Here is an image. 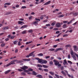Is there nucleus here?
Here are the masks:
<instances>
[{
	"mask_svg": "<svg viewBox=\"0 0 78 78\" xmlns=\"http://www.w3.org/2000/svg\"><path fill=\"white\" fill-rule=\"evenodd\" d=\"M53 62L54 63V64L55 66H58L59 67L61 66V64H59V62H58V61L54 60Z\"/></svg>",
	"mask_w": 78,
	"mask_h": 78,
	"instance_id": "obj_2",
	"label": "nucleus"
},
{
	"mask_svg": "<svg viewBox=\"0 0 78 78\" xmlns=\"http://www.w3.org/2000/svg\"><path fill=\"white\" fill-rule=\"evenodd\" d=\"M28 71H32L33 70L31 68H29L28 69Z\"/></svg>",
	"mask_w": 78,
	"mask_h": 78,
	"instance_id": "obj_41",
	"label": "nucleus"
},
{
	"mask_svg": "<svg viewBox=\"0 0 78 78\" xmlns=\"http://www.w3.org/2000/svg\"><path fill=\"white\" fill-rule=\"evenodd\" d=\"M42 63V64H47V60H43Z\"/></svg>",
	"mask_w": 78,
	"mask_h": 78,
	"instance_id": "obj_16",
	"label": "nucleus"
},
{
	"mask_svg": "<svg viewBox=\"0 0 78 78\" xmlns=\"http://www.w3.org/2000/svg\"><path fill=\"white\" fill-rule=\"evenodd\" d=\"M61 73H62V74H63V75H64L65 76H66V73H65V72H64L62 71H61Z\"/></svg>",
	"mask_w": 78,
	"mask_h": 78,
	"instance_id": "obj_24",
	"label": "nucleus"
},
{
	"mask_svg": "<svg viewBox=\"0 0 78 78\" xmlns=\"http://www.w3.org/2000/svg\"><path fill=\"white\" fill-rule=\"evenodd\" d=\"M64 62H63V64L64 65H68V63H67V60H66V59H65L63 61Z\"/></svg>",
	"mask_w": 78,
	"mask_h": 78,
	"instance_id": "obj_10",
	"label": "nucleus"
},
{
	"mask_svg": "<svg viewBox=\"0 0 78 78\" xmlns=\"http://www.w3.org/2000/svg\"><path fill=\"white\" fill-rule=\"evenodd\" d=\"M68 59H70V55L69 54L68 56Z\"/></svg>",
	"mask_w": 78,
	"mask_h": 78,
	"instance_id": "obj_55",
	"label": "nucleus"
},
{
	"mask_svg": "<svg viewBox=\"0 0 78 78\" xmlns=\"http://www.w3.org/2000/svg\"><path fill=\"white\" fill-rule=\"evenodd\" d=\"M58 47V45H54L53 46V48H56Z\"/></svg>",
	"mask_w": 78,
	"mask_h": 78,
	"instance_id": "obj_56",
	"label": "nucleus"
},
{
	"mask_svg": "<svg viewBox=\"0 0 78 78\" xmlns=\"http://www.w3.org/2000/svg\"><path fill=\"white\" fill-rule=\"evenodd\" d=\"M17 70H18L19 72H22V71H23V70L22 69H18Z\"/></svg>",
	"mask_w": 78,
	"mask_h": 78,
	"instance_id": "obj_51",
	"label": "nucleus"
},
{
	"mask_svg": "<svg viewBox=\"0 0 78 78\" xmlns=\"http://www.w3.org/2000/svg\"><path fill=\"white\" fill-rule=\"evenodd\" d=\"M37 78H42V76L40 75H38L37 76Z\"/></svg>",
	"mask_w": 78,
	"mask_h": 78,
	"instance_id": "obj_18",
	"label": "nucleus"
},
{
	"mask_svg": "<svg viewBox=\"0 0 78 78\" xmlns=\"http://www.w3.org/2000/svg\"><path fill=\"white\" fill-rule=\"evenodd\" d=\"M67 62H68L69 63V64H72V62L71 61H70L69 60H68L67 61Z\"/></svg>",
	"mask_w": 78,
	"mask_h": 78,
	"instance_id": "obj_46",
	"label": "nucleus"
},
{
	"mask_svg": "<svg viewBox=\"0 0 78 78\" xmlns=\"http://www.w3.org/2000/svg\"><path fill=\"white\" fill-rule=\"evenodd\" d=\"M60 33V32L59 31H56L55 32L56 34H59Z\"/></svg>",
	"mask_w": 78,
	"mask_h": 78,
	"instance_id": "obj_58",
	"label": "nucleus"
},
{
	"mask_svg": "<svg viewBox=\"0 0 78 78\" xmlns=\"http://www.w3.org/2000/svg\"><path fill=\"white\" fill-rule=\"evenodd\" d=\"M70 54L72 56H73V54H74V53L73 52V51H71Z\"/></svg>",
	"mask_w": 78,
	"mask_h": 78,
	"instance_id": "obj_23",
	"label": "nucleus"
},
{
	"mask_svg": "<svg viewBox=\"0 0 78 78\" xmlns=\"http://www.w3.org/2000/svg\"><path fill=\"white\" fill-rule=\"evenodd\" d=\"M30 56V55H27L26 56V58H29Z\"/></svg>",
	"mask_w": 78,
	"mask_h": 78,
	"instance_id": "obj_63",
	"label": "nucleus"
},
{
	"mask_svg": "<svg viewBox=\"0 0 78 78\" xmlns=\"http://www.w3.org/2000/svg\"><path fill=\"white\" fill-rule=\"evenodd\" d=\"M64 15H60L59 16V17H64Z\"/></svg>",
	"mask_w": 78,
	"mask_h": 78,
	"instance_id": "obj_50",
	"label": "nucleus"
},
{
	"mask_svg": "<svg viewBox=\"0 0 78 78\" xmlns=\"http://www.w3.org/2000/svg\"><path fill=\"white\" fill-rule=\"evenodd\" d=\"M43 67L44 68H48V66H47L46 65H43Z\"/></svg>",
	"mask_w": 78,
	"mask_h": 78,
	"instance_id": "obj_28",
	"label": "nucleus"
},
{
	"mask_svg": "<svg viewBox=\"0 0 78 78\" xmlns=\"http://www.w3.org/2000/svg\"><path fill=\"white\" fill-rule=\"evenodd\" d=\"M16 61H17V60H13L10 63H8V64L4 66H6V67H8V66H9L12 65V64H15L16 63H15V62H16Z\"/></svg>",
	"mask_w": 78,
	"mask_h": 78,
	"instance_id": "obj_1",
	"label": "nucleus"
},
{
	"mask_svg": "<svg viewBox=\"0 0 78 78\" xmlns=\"http://www.w3.org/2000/svg\"><path fill=\"white\" fill-rule=\"evenodd\" d=\"M68 36L69 34H65L63 36V37H67V36Z\"/></svg>",
	"mask_w": 78,
	"mask_h": 78,
	"instance_id": "obj_38",
	"label": "nucleus"
},
{
	"mask_svg": "<svg viewBox=\"0 0 78 78\" xmlns=\"http://www.w3.org/2000/svg\"><path fill=\"white\" fill-rule=\"evenodd\" d=\"M61 27V25H60L59 23H56V27H57V28H59V27Z\"/></svg>",
	"mask_w": 78,
	"mask_h": 78,
	"instance_id": "obj_7",
	"label": "nucleus"
},
{
	"mask_svg": "<svg viewBox=\"0 0 78 78\" xmlns=\"http://www.w3.org/2000/svg\"><path fill=\"white\" fill-rule=\"evenodd\" d=\"M26 33H27V30H25L23 31V32L22 33V34H26Z\"/></svg>",
	"mask_w": 78,
	"mask_h": 78,
	"instance_id": "obj_26",
	"label": "nucleus"
},
{
	"mask_svg": "<svg viewBox=\"0 0 78 78\" xmlns=\"http://www.w3.org/2000/svg\"><path fill=\"white\" fill-rule=\"evenodd\" d=\"M49 78H53V77L50 75H49Z\"/></svg>",
	"mask_w": 78,
	"mask_h": 78,
	"instance_id": "obj_64",
	"label": "nucleus"
},
{
	"mask_svg": "<svg viewBox=\"0 0 78 78\" xmlns=\"http://www.w3.org/2000/svg\"><path fill=\"white\" fill-rule=\"evenodd\" d=\"M73 14L74 16H78V12H73Z\"/></svg>",
	"mask_w": 78,
	"mask_h": 78,
	"instance_id": "obj_9",
	"label": "nucleus"
},
{
	"mask_svg": "<svg viewBox=\"0 0 78 78\" xmlns=\"http://www.w3.org/2000/svg\"><path fill=\"white\" fill-rule=\"evenodd\" d=\"M60 69L61 70H63L64 69V66H61L60 67Z\"/></svg>",
	"mask_w": 78,
	"mask_h": 78,
	"instance_id": "obj_37",
	"label": "nucleus"
},
{
	"mask_svg": "<svg viewBox=\"0 0 78 78\" xmlns=\"http://www.w3.org/2000/svg\"><path fill=\"white\" fill-rule=\"evenodd\" d=\"M43 55V54L42 53H40L38 54V56H42Z\"/></svg>",
	"mask_w": 78,
	"mask_h": 78,
	"instance_id": "obj_30",
	"label": "nucleus"
},
{
	"mask_svg": "<svg viewBox=\"0 0 78 78\" xmlns=\"http://www.w3.org/2000/svg\"><path fill=\"white\" fill-rule=\"evenodd\" d=\"M11 5V3H5L4 4V5Z\"/></svg>",
	"mask_w": 78,
	"mask_h": 78,
	"instance_id": "obj_27",
	"label": "nucleus"
},
{
	"mask_svg": "<svg viewBox=\"0 0 78 78\" xmlns=\"http://www.w3.org/2000/svg\"><path fill=\"white\" fill-rule=\"evenodd\" d=\"M32 73H33V75H36L37 74V73H36V72H35V71H33L32 72Z\"/></svg>",
	"mask_w": 78,
	"mask_h": 78,
	"instance_id": "obj_25",
	"label": "nucleus"
},
{
	"mask_svg": "<svg viewBox=\"0 0 78 78\" xmlns=\"http://www.w3.org/2000/svg\"><path fill=\"white\" fill-rule=\"evenodd\" d=\"M20 69H23V70H25L26 69H28V67H27V66H23L22 67H21Z\"/></svg>",
	"mask_w": 78,
	"mask_h": 78,
	"instance_id": "obj_4",
	"label": "nucleus"
},
{
	"mask_svg": "<svg viewBox=\"0 0 78 78\" xmlns=\"http://www.w3.org/2000/svg\"><path fill=\"white\" fill-rule=\"evenodd\" d=\"M21 45V43H20V42L19 41L18 42V45Z\"/></svg>",
	"mask_w": 78,
	"mask_h": 78,
	"instance_id": "obj_62",
	"label": "nucleus"
},
{
	"mask_svg": "<svg viewBox=\"0 0 78 78\" xmlns=\"http://www.w3.org/2000/svg\"><path fill=\"white\" fill-rule=\"evenodd\" d=\"M51 3V1H48V2H47L46 3H45L44 5H48L49 4H50Z\"/></svg>",
	"mask_w": 78,
	"mask_h": 78,
	"instance_id": "obj_14",
	"label": "nucleus"
},
{
	"mask_svg": "<svg viewBox=\"0 0 78 78\" xmlns=\"http://www.w3.org/2000/svg\"><path fill=\"white\" fill-rule=\"evenodd\" d=\"M38 23V21H35L34 22V25H37V23Z\"/></svg>",
	"mask_w": 78,
	"mask_h": 78,
	"instance_id": "obj_32",
	"label": "nucleus"
},
{
	"mask_svg": "<svg viewBox=\"0 0 78 78\" xmlns=\"http://www.w3.org/2000/svg\"><path fill=\"white\" fill-rule=\"evenodd\" d=\"M67 22H68V21H63V23H67Z\"/></svg>",
	"mask_w": 78,
	"mask_h": 78,
	"instance_id": "obj_52",
	"label": "nucleus"
},
{
	"mask_svg": "<svg viewBox=\"0 0 78 78\" xmlns=\"http://www.w3.org/2000/svg\"><path fill=\"white\" fill-rule=\"evenodd\" d=\"M11 71V70H8V71H6L5 73V74H7V73H8L9 72H10Z\"/></svg>",
	"mask_w": 78,
	"mask_h": 78,
	"instance_id": "obj_20",
	"label": "nucleus"
},
{
	"mask_svg": "<svg viewBox=\"0 0 78 78\" xmlns=\"http://www.w3.org/2000/svg\"><path fill=\"white\" fill-rule=\"evenodd\" d=\"M29 33H32L33 32V30H30L29 31Z\"/></svg>",
	"mask_w": 78,
	"mask_h": 78,
	"instance_id": "obj_61",
	"label": "nucleus"
},
{
	"mask_svg": "<svg viewBox=\"0 0 78 78\" xmlns=\"http://www.w3.org/2000/svg\"><path fill=\"white\" fill-rule=\"evenodd\" d=\"M12 13V11L8 12L5 14L6 15H9V14H11Z\"/></svg>",
	"mask_w": 78,
	"mask_h": 78,
	"instance_id": "obj_15",
	"label": "nucleus"
},
{
	"mask_svg": "<svg viewBox=\"0 0 78 78\" xmlns=\"http://www.w3.org/2000/svg\"><path fill=\"white\" fill-rule=\"evenodd\" d=\"M49 51H55V48H51L49 49Z\"/></svg>",
	"mask_w": 78,
	"mask_h": 78,
	"instance_id": "obj_21",
	"label": "nucleus"
},
{
	"mask_svg": "<svg viewBox=\"0 0 78 78\" xmlns=\"http://www.w3.org/2000/svg\"><path fill=\"white\" fill-rule=\"evenodd\" d=\"M55 25V23H52L51 24L52 26H54Z\"/></svg>",
	"mask_w": 78,
	"mask_h": 78,
	"instance_id": "obj_57",
	"label": "nucleus"
},
{
	"mask_svg": "<svg viewBox=\"0 0 78 78\" xmlns=\"http://www.w3.org/2000/svg\"><path fill=\"white\" fill-rule=\"evenodd\" d=\"M18 42V41H13L14 44V45H16V44H17V43Z\"/></svg>",
	"mask_w": 78,
	"mask_h": 78,
	"instance_id": "obj_36",
	"label": "nucleus"
},
{
	"mask_svg": "<svg viewBox=\"0 0 78 78\" xmlns=\"http://www.w3.org/2000/svg\"><path fill=\"white\" fill-rule=\"evenodd\" d=\"M59 50H63V48H58L55 49V52H57L58 51H59Z\"/></svg>",
	"mask_w": 78,
	"mask_h": 78,
	"instance_id": "obj_8",
	"label": "nucleus"
},
{
	"mask_svg": "<svg viewBox=\"0 0 78 78\" xmlns=\"http://www.w3.org/2000/svg\"><path fill=\"white\" fill-rule=\"evenodd\" d=\"M35 59H36L37 60H38L39 63H41L42 62H42L43 61V60L42 59H40L38 58H35Z\"/></svg>",
	"mask_w": 78,
	"mask_h": 78,
	"instance_id": "obj_3",
	"label": "nucleus"
},
{
	"mask_svg": "<svg viewBox=\"0 0 78 78\" xmlns=\"http://www.w3.org/2000/svg\"><path fill=\"white\" fill-rule=\"evenodd\" d=\"M23 72H28V71L27 70H26V69H25V70H23Z\"/></svg>",
	"mask_w": 78,
	"mask_h": 78,
	"instance_id": "obj_45",
	"label": "nucleus"
},
{
	"mask_svg": "<svg viewBox=\"0 0 78 78\" xmlns=\"http://www.w3.org/2000/svg\"><path fill=\"white\" fill-rule=\"evenodd\" d=\"M43 18H44V17H43L42 16H41L40 17V19H41V20H42V19H43Z\"/></svg>",
	"mask_w": 78,
	"mask_h": 78,
	"instance_id": "obj_60",
	"label": "nucleus"
},
{
	"mask_svg": "<svg viewBox=\"0 0 78 78\" xmlns=\"http://www.w3.org/2000/svg\"><path fill=\"white\" fill-rule=\"evenodd\" d=\"M35 52V51H33L32 52L30 53L29 54L30 56H33V57H34L35 56V55H34V54H33V53Z\"/></svg>",
	"mask_w": 78,
	"mask_h": 78,
	"instance_id": "obj_6",
	"label": "nucleus"
},
{
	"mask_svg": "<svg viewBox=\"0 0 78 78\" xmlns=\"http://www.w3.org/2000/svg\"><path fill=\"white\" fill-rule=\"evenodd\" d=\"M63 28H67V24H64L63 26Z\"/></svg>",
	"mask_w": 78,
	"mask_h": 78,
	"instance_id": "obj_29",
	"label": "nucleus"
},
{
	"mask_svg": "<svg viewBox=\"0 0 78 78\" xmlns=\"http://www.w3.org/2000/svg\"><path fill=\"white\" fill-rule=\"evenodd\" d=\"M21 8V9H25V8H27V7L25 6H23Z\"/></svg>",
	"mask_w": 78,
	"mask_h": 78,
	"instance_id": "obj_40",
	"label": "nucleus"
},
{
	"mask_svg": "<svg viewBox=\"0 0 78 78\" xmlns=\"http://www.w3.org/2000/svg\"><path fill=\"white\" fill-rule=\"evenodd\" d=\"M73 47L74 48V50L75 51H78V48H77V46L74 45L73 46Z\"/></svg>",
	"mask_w": 78,
	"mask_h": 78,
	"instance_id": "obj_5",
	"label": "nucleus"
},
{
	"mask_svg": "<svg viewBox=\"0 0 78 78\" xmlns=\"http://www.w3.org/2000/svg\"><path fill=\"white\" fill-rule=\"evenodd\" d=\"M66 48H68V47H69V48L71 47V45L70 44H68L66 46Z\"/></svg>",
	"mask_w": 78,
	"mask_h": 78,
	"instance_id": "obj_22",
	"label": "nucleus"
},
{
	"mask_svg": "<svg viewBox=\"0 0 78 78\" xmlns=\"http://www.w3.org/2000/svg\"><path fill=\"white\" fill-rule=\"evenodd\" d=\"M46 27H50V24H47L46 25Z\"/></svg>",
	"mask_w": 78,
	"mask_h": 78,
	"instance_id": "obj_53",
	"label": "nucleus"
},
{
	"mask_svg": "<svg viewBox=\"0 0 78 78\" xmlns=\"http://www.w3.org/2000/svg\"><path fill=\"white\" fill-rule=\"evenodd\" d=\"M37 66L38 67H42V66L39 64H38L37 65Z\"/></svg>",
	"mask_w": 78,
	"mask_h": 78,
	"instance_id": "obj_34",
	"label": "nucleus"
},
{
	"mask_svg": "<svg viewBox=\"0 0 78 78\" xmlns=\"http://www.w3.org/2000/svg\"><path fill=\"white\" fill-rule=\"evenodd\" d=\"M59 29L58 28H54L53 29V30H54V31H55L56 30H58Z\"/></svg>",
	"mask_w": 78,
	"mask_h": 78,
	"instance_id": "obj_47",
	"label": "nucleus"
},
{
	"mask_svg": "<svg viewBox=\"0 0 78 78\" xmlns=\"http://www.w3.org/2000/svg\"><path fill=\"white\" fill-rule=\"evenodd\" d=\"M21 74L22 75H24V76H25V75H26V73H24V72H22L21 73Z\"/></svg>",
	"mask_w": 78,
	"mask_h": 78,
	"instance_id": "obj_35",
	"label": "nucleus"
},
{
	"mask_svg": "<svg viewBox=\"0 0 78 78\" xmlns=\"http://www.w3.org/2000/svg\"><path fill=\"white\" fill-rule=\"evenodd\" d=\"M3 30H8L9 29V27H5L2 28Z\"/></svg>",
	"mask_w": 78,
	"mask_h": 78,
	"instance_id": "obj_17",
	"label": "nucleus"
},
{
	"mask_svg": "<svg viewBox=\"0 0 78 78\" xmlns=\"http://www.w3.org/2000/svg\"><path fill=\"white\" fill-rule=\"evenodd\" d=\"M27 27L28 26L27 25H24L21 27L20 29H22V28H27Z\"/></svg>",
	"mask_w": 78,
	"mask_h": 78,
	"instance_id": "obj_13",
	"label": "nucleus"
},
{
	"mask_svg": "<svg viewBox=\"0 0 78 78\" xmlns=\"http://www.w3.org/2000/svg\"><path fill=\"white\" fill-rule=\"evenodd\" d=\"M73 59H74V60H76V56H75V55H73Z\"/></svg>",
	"mask_w": 78,
	"mask_h": 78,
	"instance_id": "obj_31",
	"label": "nucleus"
},
{
	"mask_svg": "<svg viewBox=\"0 0 78 78\" xmlns=\"http://www.w3.org/2000/svg\"><path fill=\"white\" fill-rule=\"evenodd\" d=\"M14 38V36H11V37L10 38V39H13Z\"/></svg>",
	"mask_w": 78,
	"mask_h": 78,
	"instance_id": "obj_43",
	"label": "nucleus"
},
{
	"mask_svg": "<svg viewBox=\"0 0 78 78\" xmlns=\"http://www.w3.org/2000/svg\"><path fill=\"white\" fill-rule=\"evenodd\" d=\"M55 75L56 77V78H59V75H58L56 74H55Z\"/></svg>",
	"mask_w": 78,
	"mask_h": 78,
	"instance_id": "obj_42",
	"label": "nucleus"
},
{
	"mask_svg": "<svg viewBox=\"0 0 78 78\" xmlns=\"http://www.w3.org/2000/svg\"><path fill=\"white\" fill-rule=\"evenodd\" d=\"M1 46L2 47H5V44H2L1 45Z\"/></svg>",
	"mask_w": 78,
	"mask_h": 78,
	"instance_id": "obj_44",
	"label": "nucleus"
},
{
	"mask_svg": "<svg viewBox=\"0 0 78 78\" xmlns=\"http://www.w3.org/2000/svg\"><path fill=\"white\" fill-rule=\"evenodd\" d=\"M49 73H50V74H51V75H55V73L51 71L49 72Z\"/></svg>",
	"mask_w": 78,
	"mask_h": 78,
	"instance_id": "obj_19",
	"label": "nucleus"
},
{
	"mask_svg": "<svg viewBox=\"0 0 78 78\" xmlns=\"http://www.w3.org/2000/svg\"><path fill=\"white\" fill-rule=\"evenodd\" d=\"M32 18H33V16H31L29 17V20H31V19H32Z\"/></svg>",
	"mask_w": 78,
	"mask_h": 78,
	"instance_id": "obj_49",
	"label": "nucleus"
},
{
	"mask_svg": "<svg viewBox=\"0 0 78 78\" xmlns=\"http://www.w3.org/2000/svg\"><path fill=\"white\" fill-rule=\"evenodd\" d=\"M44 72H48V69H44Z\"/></svg>",
	"mask_w": 78,
	"mask_h": 78,
	"instance_id": "obj_39",
	"label": "nucleus"
},
{
	"mask_svg": "<svg viewBox=\"0 0 78 78\" xmlns=\"http://www.w3.org/2000/svg\"><path fill=\"white\" fill-rule=\"evenodd\" d=\"M35 20H38V21H41V20H40V19H38L37 18H35Z\"/></svg>",
	"mask_w": 78,
	"mask_h": 78,
	"instance_id": "obj_59",
	"label": "nucleus"
},
{
	"mask_svg": "<svg viewBox=\"0 0 78 78\" xmlns=\"http://www.w3.org/2000/svg\"><path fill=\"white\" fill-rule=\"evenodd\" d=\"M74 20V19H73V20H71L69 22H68V24H69L70 23H71V22H72V21H73Z\"/></svg>",
	"mask_w": 78,
	"mask_h": 78,
	"instance_id": "obj_33",
	"label": "nucleus"
},
{
	"mask_svg": "<svg viewBox=\"0 0 78 78\" xmlns=\"http://www.w3.org/2000/svg\"><path fill=\"white\" fill-rule=\"evenodd\" d=\"M50 56H46L45 57V58L46 59H48V58H50Z\"/></svg>",
	"mask_w": 78,
	"mask_h": 78,
	"instance_id": "obj_48",
	"label": "nucleus"
},
{
	"mask_svg": "<svg viewBox=\"0 0 78 78\" xmlns=\"http://www.w3.org/2000/svg\"><path fill=\"white\" fill-rule=\"evenodd\" d=\"M18 24H19L20 25H22V24H24V22L23 21H18Z\"/></svg>",
	"mask_w": 78,
	"mask_h": 78,
	"instance_id": "obj_12",
	"label": "nucleus"
},
{
	"mask_svg": "<svg viewBox=\"0 0 78 78\" xmlns=\"http://www.w3.org/2000/svg\"><path fill=\"white\" fill-rule=\"evenodd\" d=\"M49 64H51V65H52V64H53V62H52L51 61L49 62Z\"/></svg>",
	"mask_w": 78,
	"mask_h": 78,
	"instance_id": "obj_54",
	"label": "nucleus"
},
{
	"mask_svg": "<svg viewBox=\"0 0 78 78\" xmlns=\"http://www.w3.org/2000/svg\"><path fill=\"white\" fill-rule=\"evenodd\" d=\"M24 61H30V58L27 59L24 58L23 59Z\"/></svg>",
	"mask_w": 78,
	"mask_h": 78,
	"instance_id": "obj_11",
	"label": "nucleus"
}]
</instances>
